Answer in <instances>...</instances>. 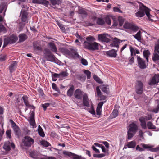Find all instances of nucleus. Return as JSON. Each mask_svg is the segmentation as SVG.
I'll return each mask as SVG.
<instances>
[{
    "instance_id": "1",
    "label": "nucleus",
    "mask_w": 159,
    "mask_h": 159,
    "mask_svg": "<svg viewBox=\"0 0 159 159\" xmlns=\"http://www.w3.org/2000/svg\"><path fill=\"white\" fill-rule=\"evenodd\" d=\"M86 41H84L83 43L84 48L93 51L99 49V44L95 42L96 39L94 37L89 36L86 37Z\"/></svg>"
},
{
    "instance_id": "2",
    "label": "nucleus",
    "mask_w": 159,
    "mask_h": 159,
    "mask_svg": "<svg viewBox=\"0 0 159 159\" xmlns=\"http://www.w3.org/2000/svg\"><path fill=\"white\" fill-rule=\"evenodd\" d=\"M139 11L135 13L136 16L138 17H141L144 16L145 14L148 19L152 20L151 17L152 16L150 14V10L141 3H139Z\"/></svg>"
},
{
    "instance_id": "3",
    "label": "nucleus",
    "mask_w": 159,
    "mask_h": 159,
    "mask_svg": "<svg viewBox=\"0 0 159 159\" xmlns=\"http://www.w3.org/2000/svg\"><path fill=\"white\" fill-rule=\"evenodd\" d=\"M138 130V126L136 123L132 122L128 126L127 131L128 139L132 138Z\"/></svg>"
},
{
    "instance_id": "4",
    "label": "nucleus",
    "mask_w": 159,
    "mask_h": 159,
    "mask_svg": "<svg viewBox=\"0 0 159 159\" xmlns=\"http://www.w3.org/2000/svg\"><path fill=\"white\" fill-rule=\"evenodd\" d=\"M17 40L18 38L17 36L14 34H12L9 37L5 38L4 39L3 47H5L9 44H12L15 43Z\"/></svg>"
},
{
    "instance_id": "5",
    "label": "nucleus",
    "mask_w": 159,
    "mask_h": 159,
    "mask_svg": "<svg viewBox=\"0 0 159 159\" xmlns=\"http://www.w3.org/2000/svg\"><path fill=\"white\" fill-rule=\"evenodd\" d=\"M159 40L157 41L155 43L154 50L152 56V59L155 62L159 60Z\"/></svg>"
},
{
    "instance_id": "6",
    "label": "nucleus",
    "mask_w": 159,
    "mask_h": 159,
    "mask_svg": "<svg viewBox=\"0 0 159 159\" xmlns=\"http://www.w3.org/2000/svg\"><path fill=\"white\" fill-rule=\"evenodd\" d=\"M92 19L93 20H97V24L100 25H103L105 23L108 25H110L111 24V20L108 17H106L105 20H104L102 18H97L96 17H94L92 18Z\"/></svg>"
},
{
    "instance_id": "7",
    "label": "nucleus",
    "mask_w": 159,
    "mask_h": 159,
    "mask_svg": "<svg viewBox=\"0 0 159 159\" xmlns=\"http://www.w3.org/2000/svg\"><path fill=\"white\" fill-rule=\"evenodd\" d=\"M34 141L33 139L28 136H25L22 140V143L24 146L28 147H31Z\"/></svg>"
},
{
    "instance_id": "8",
    "label": "nucleus",
    "mask_w": 159,
    "mask_h": 159,
    "mask_svg": "<svg viewBox=\"0 0 159 159\" xmlns=\"http://www.w3.org/2000/svg\"><path fill=\"white\" fill-rule=\"evenodd\" d=\"M136 92L138 94H141L143 91V83L140 81L136 83L135 86Z\"/></svg>"
},
{
    "instance_id": "9",
    "label": "nucleus",
    "mask_w": 159,
    "mask_h": 159,
    "mask_svg": "<svg viewBox=\"0 0 159 159\" xmlns=\"http://www.w3.org/2000/svg\"><path fill=\"white\" fill-rule=\"evenodd\" d=\"M110 36L107 34H99L98 36V39L99 41L107 43L110 41Z\"/></svg>"
},
{
    "instance_id": "10",
    "label": "nucleus",
    "mask_w": 159,
    "mask_h": 159,
    "mask_svg": "<svg viewBox=\"0 0 159 159\" xmlns=\"http://www.w3.org/2000/svg\"><path fill=\"white\" fill-rule=\"evenodd\" d=\"M63 154L65 156H68L72 157L73 159H84L81 156H78L74 153H72L71 152L64 151L63 152Z\"/></svg>"
},
{
    "instance_id": "11",
    "label": "nucleus",
    "mask_w": 159,
    "mask_h": 159,
    "mask_svg": "<svg viewBox=\"0 0 159 159\" xmlns=\"http://www.w3.org/2000/svg\"><path fill=\"white\" fill-rule=\"evenodd\" d=\"M45 54V57L47 60L52 62H53L55 61V57L54 55L49 50H46Z\"/></svg>"
},
{
    "instance_id": "12",
    "label": "nucleus",
    "mask_w": 159,
    "mask_h": 159,
    "mask_svg": "<svg viewBox=\"0 0 159 159\" xmlns=\"http://www.w3.org/2000/svg\"><path fill=\"white\" fill-rule=\"evenodd\" d=\"M138 65L141 69H144L147 67V65L145 61L139 57H137Z\"/></svg>"
},
{
    "instance_id": "13",
    "label": "nucleus",
    "mask_w": 159,
    "mask_h": 159,
    "mask_svg": "<svg viewBox=\"0 0 159 159\" xmlns=\"http://www.w3.org/2000/svg\"><path fill=\"white\" fill-rule=\"evenodd\" d=\"M84 95H86V94L80 89H76L74 93L75 97L78 99H81L82 97L83 98V96Z\"/></svg>"
},
{
    "instance_id": "14",
    "label": "nucleus",
    "mask_w": 159,
    "mask_h": 159,
    "mask_svg": "<svg viewBox=\"0 0 159 159\" xmlns=\"http://www.w3.org/2000/svg\"><path fill=\"white\" fill-rule=\"evenodd\" d=\"M10 147L14 149L15 146L14 144L9 141L6 142L3 146V148L6 151H9Z\"/></svg>"
},
{
    "instance_id": "15",
    "label": "nucleus",
    "mask_w": 159,
    "mask_h": 159,
    "mask_svg": "<svg viewBox=\"0 0 159 159\" xmlns=\"http://www.w3.org/2000/svg\"><path fill=\"white\" fill-rule=\"evenodd\" d=\"M140 145L145 149H149V150L152 152L158 151L159 150V147L152 148V147L149 144H141Z\"/></svg>"
},
{
    "instance_id": "16",
    "label": "nucleus",
    "mask_w": 159,
    "mask_h": 159,
    "mask_svg": "<svg viewBox=\"0 0 159 159\" xmlns=\"http://www.w3.org/2000/svg\"><path fill=\"white\" fill-rule=\"evenodd\" d=\"M159 82V74L155 75L150 80L149 84L153 85Z\"/></svg>"
},
{
    "instance_id": "17",
    "label": "nucleus",
    "mask_w": 159,
    "mask_h": 159,
    "mask_svg": "<svg viewBox=\"0 0 159 159\" xmlns=\"http://www.w3.org/2000/svg\"><path fill=\"white\" fill-rule=\"evenodd\" d=\"M67 55L69 58L78 57L79 56L77 52L74 50L67 52Z\"/></svg>"
},
{
    "instance_id": "18",
    "label": "nucleus",
    "mask_w": 159,
    "mask_h": 159,
    "mask_svg": "<svg viewBox=\"0 0 159 159\" xmlns=\"http://www.w3.org/2000/svg\"><path fill=\"white\" fill-rule=\"evenodd\" d=\"M34 114L33 112L31 113L30 114L29 119H28L30 124L33 126V128L36 127L35 121L34 118Z\"/></svg>"
},
{
    "instance_id": "19",
    "label": "nucleus",
    "mask_w": 159,
    "mask_h": 159,
    "mask_svg": "<svg viewBox=\"0 0 159 159\" xmlns=\"http://www.w3.org/2000/svg\"><path fill=\"white\" fill-rule=\"evenodd\" d=\"M104 54L108 57H116L117 55L116 51L114 49H112L105 52Z\"/></svg>"
},
{
    "instance_id": "20",
    "label": "nucleus",
    "mask_w": 159,
    "mask_h": 159,
    "mask_svg": "<svg viewBox=\"0 0 159 159\" xmlns=\"http://www.w3.org/2000/svg\"><path fill=\"white\" fill-rule=\"evenodd\" d=\"M30 155L34 159H41L42 158L38 153L34 151H31L30 152Z\"/></svg>"
},
{
    "instance_id": "21",
    "label": "nucleus",
    "mask_w": 159,
    "mask_h": 159,
    "mask_svg": "<svg viewBox=\"0 0 159 159\" xmlns=\"http://www.w3.org/2000/svg\"><path fill=\"white\" fill-rule=\"evenodd\" d=\"M27 13L24 10H22L21 12L20 16H21V20L23 22H26L27 20Z\"/></svg>"
},
{
    "instance_id": "22",
    "label": "nucleus",
    "mask_w": 159,
    "mask_h": 159,
    "mask_svg": "<svg viewBox=\"0 0 159 159\" xmlns=\"http://www.w3.org/2000/svg\"><path fill=\"white\" fill-rule=\"evenodd\" d=\"M17 63L15 61H12L9 66L10 73H12L16 67Z\"/></svg>"
},
{
    "instance_id": "23",
    "label": "nucleus",
    "mask_w": 159,
    "mask_h": 159,
    "mask_svg": "<svg viewBox=\"0 0 159 159\" xmlns=\"http://www.w3.org/2000/svg\"><path fill=\"white\" fill-rule=\"evenodd\" d=\"M121 42L120 40L117 38H114L110 44L111 47H118L119 44Z\"/></svg>"
},
{
    "instance_id": "24",
    "label": "nucleus",
    "mask_w": 159,
    "mask_h": 159,
    "mask_svg": "<svg viewBox=\"0 0 159 159\" xmlns=\"http://www.w3.org/2000/svg\"><path fill=\"white\" fill-rule=\"evenodd\" d=\"M103 104V102H100L98 104L96 110L97 115H100L101 114L102 112V108Z\"/></svg>"
},
{
    "instance_id": "25",
    "label": "nucleus",
    "mask_w": 159,
    "mask_h": 159,
    "mask_svg": "<svg viewBox=\"0 0 159 159\" xmlns=\"http://www.w3.org/2000/svg\"><path fill=\"white\" fill-rule=\"evenodd\" d=\"M130 51L131 55V56L133 55L135 56L136 54L139 53V52L138 49L135 48H134L132 46H130Z\"/></svg>"
},
{
    "instance_id": "26",
    "label": "nucleus",
    "mask_w": 159,
    "mask_h": 159,
    "mask_svg": "<svg viewBox=\"0 0 159 159\" xmlns=\"http://www.w3.org/2000/svg\"><path fill=\"white\" fill-rule=\"evenodd\" d=\"M49 48L52 51L56 53L57 49L54 43L52 42H50L48 43Z\"/></svg>"
},
{
    "instance_id": "27",
    "label": "nucleus",
    "mask_w": 159,
    "mask_h": 159,
    "mask_svg": "<svg viewBox=\"0 0 159 159\" xmlns=\"http://www.w3.org/2000/svg\"><path fill=\"white\" fill-rule=\"evenodd\" d=\"M78 13L81 14L83 17H86L87 15V12L86 10L83 8H80L79 9Z\"/></svg>"
},
{
    "instance_id": "28",
    "label": "nucleus",
    "mask_w": 159,
    "mask_h": 159,
    "mask_svg": "<svg viewBox=\"0 0 159 159\" xmlns=\"http://www.w3.org/2000/svg\"><path fill=\"white\" fill-rule=\"evenodd\" d=\"M22 99L24 103L25 104V106L27 107H32L31 105L28 102V97L26 96H23L22 97Z\"/></svg>"
},
{
    "instance_id": "29",
    "label": "nucleus",
    "mask_w": 159,
    "mask_h": 159,
    "mask_svg": "<svg viewBox=\"0 0 159 159\" xmlns=\"http://www.w3.org/2000/svg\"><path fill=\"white\" fill-rule=\"evenodd\" d=\"M99 87L102 91L107 93H108L109 89L108 85H102Z\"/></svg>"
},
{
    "instance_id": "30",
    "label": "nucleus",
    "mask_w": 159,
    "mask_h": 159,
    "mask_svg": "<svg viewBox=\"0 0 159 159\" xmlns=\"http://www.w3.org/2000/svg\"><path fill=\"white\" fill-rule=\"evenodd\" d=\"M83 102L84 106L87 107H89L90 106L88 101V96L86 94V95H84L83 96Z\"/></svg>"
},
{
    "instance_id": "31",
    "label": "nucleus",
    "mask_w": 159,
    "mask_h": 159,
    "mask_svg": "<svg viewBox=\"0 0 159 159\" xmlns=\"http://www.w3.org/2000/svg\"><path fill=\"white\" fill-rule=\"evenodd\" d=\"M134 37L139 42H141L142 40L141 31H139L135 35H133Z\"/></svg>"
},
{
    "instance_id": "32",
    "label": "nucleus",
    "mask_w": 159,
    "mask_h": 159,
    "mask_svg": "<svg viewBox=\"0 0 159 159\" xmlns=\"http://www.w3.org/2000/svg\"><path fill=\"white\" fill-rule=\"evenodd\" d=\"M19 37V41L20 42H23L27 38V36L25 34H20Z\"/></svg>"
},
{
    "instance_id": "33",
    "label": "nucleus",
    "mask_w": 159,
    "mask_h": 159,
    "mask_svg": "<svg viewBox=\"0 0 159 159\" xmlns=\"http://www.w3.org/2000/svg\"><path fill=\"white\" fill-rule=\"evenodd\" d=\"M136 144V142L133 141L128 143L127 146L129 148H133L135 147Z\"/></svg>"
},
{
    "instance_id": "34",
    "label": "nucleus",
    "mask_w": 159,
    "mask_h": 159,
    "mask_svg": "<svg viewBox=\"0 0 159 159\" xmlns=\"http://www.w3.org/2000/svg\"><path fill=\"white\" fill-rule=\"evenodd\" d=\"M74 88L73 86L71 87L67 92V95L68 96L70 97L73 94Z\"/></svg>"
},
{
    "instance_id": "35",
    "label": "nucleus",
    "mask_w": 159,
    "mask_h": 159,
    "mask_svg": "<svg viewBox=\"0 0 159 159\" xmlns=\"http://www.w3.org/2000/svg\"><path fill=\"white\" fill-rule=\"evenodd\" d=\"M38 131L39 134L42 137H44L45 136V134L44 132L40 125H39L38 127Z\"/></svg>"
},
{
    "instance_id": "36",
    "label": "nucleus",
    "mask_w": 159,
    "mask_h": 159,
    "mask_svg": "<svg viewBox=\"0 0 159 159\" xmlns=\"http://www.w3.org/2000/svg\"><path fill=\"white\" fill-rule=\"evenodd\" d=\"M150 54V52L148 50H145L143 52V56L146 59L147 62L148 61V57Z\"/></svg>"
},
{
    "instance_id": "37",
    "label": "nucleus",
    "mask_w": 159,
    "mask_h": 159,
    "mask_svg": "<svg viewBox=\"0 0 159 159\" xmlns=\"http://www.w3.org/2000/svg\"><path fill=\"white\" fill-rule=\"evenodd\" d=\"M147 126L149 129H155L156 127L150 121L148 122L147 123Z\"/></svg>"
},
{
    "instance_id": "38",
    "label": "nucleus",
    "mask_w": 159,
    "mask_h": 159,
    "mask_svg": "<svg viewBox=\"0 0 159 159\" xmlns=\"http://www.w3.org/2000/svg\"><path fill=\"white\" fill-rule=\"evenodd\" d=\"M118 111L117 110H114L112 113L111 115V118L116 117L118 116Z\"/></svg>"
},
{
    "instance_id": "39",
    "label": "nucleus",
    "mask_w": 159,
    "mask_h": 159,
    "mask_svg": "<svg viewBox=\"0 0 159 159\" xmlns=\"http://www.w3.org/2000/svg\"><path fill=\"white\" fill-rule=\"evenodd\" d=\"M33 46L35 49H36L37 50H42L41 46L37 43H34Z\"/></svg>"
},
{
    "instance_id": "40",
    "label": "nucleus",
    "mask_w": 159,
    "mask_h": 159,
    "mask_svg": "<svg viewBox=\"0 0 159 159\" xmlns=\"http://www.w3.org/2000/svg\"><path fill=\"white\" fill-rule=\"evenodd\" d=\"M78 78L81 81H84L86 79V77L84 75H78Z\"/></svg>"
},
{
    "instance_id": "41",
    "label": "nucleus",
    "mask_w": 159,
    "mask_h": 159,
    "mask_svg": "<svg viewBox=\"0 0 159 159\" xmlns=\"http://www.w3.org/2000/svg\"><path fill=\"white\" fill-rule=\"evenodd\" d=\"M41 144L45 147H47L50 145L49 143L47 141L43 140L41 142Z\"/></svg>"
},
{
    "instance_id": "42",
    "label": "nucleus",
    "mask_w": 159,
    "mask_h": 159,
    "mask_svg": "<svg viewBox=\"0 0 159 159\" xmlns=\"http://www.w3.org/2000/svg\"><path fill=\"white\" fill-rule=\"evenodd\" d=\"M131 26H132V24L128 22L125 23L124 25V28L127 29H131Z\"/></svg>"
},
{
    "instance_id": "43",
    "label": "nucleus",
    "mask_w": 159,
    "mask_h": 159,
    "mask_svg": "<svg viewBox=\"0 0 159 159\" xmlns=\"http://www.w3.org/2000/svg\"><path fill=\"white\" fill-rule=\"evenodd\" d=\"M14 132L17 135H19L20 134V129L17 126H14L13 128Z\"/></svg>"
},
{
    "instance_id": "44",
    "label": "nucleus",
    "mask_w": 159,
    "mask_h": 159,
    "mask_svg": "<svg viewBox=\"0 0 159 159\" xmlns=\"http://www.w3.org/2000/svg\"><path fill=\"white\" fill-rule=\"evenodd\" d=\"M46 1L45 0H33V2L34 3L42 4L45 3Z\"/></svg>"
},
{
    "instance_id": "45",
    "label": "nucleus",
    "mask_w": 159,
    "mask_h": 159,
    "mask_svg": "<svg viewBox=\"0 0 159 159\" xmlns=\"http://www.w3.org/2000/svg\"><path fill=\"white\" fill-rule=\"evenodd\" d=\"M3 10H4V15H5V12L6 10V8L5 6L3 5H1L0 6V13H1Z\"/></svg>"
},
{
    "instance_id": "46",
    "label": "nucleus",
    "mask_w": 159,
    "mask_h": 159,
    "mask_svg": "<svg viewBox=\"0 0 159 159\" xmlns=\"http://www.w3.org/2000/svg\"><path fill=\"white\" fill-rule=\"evenodd\" d=\"M105 155L104 154H94L93 156L94 157L101 158L105 156Z\"/></svg>"
},
{
    "instance_id": "47",
    "label": "nucleus",
    "mask_w": 159,
    "mask_h": 159,
    "mask_svg": "<svg viewBox=\"0 0 159 159\" xmlns=\"http://www.w3.org/2000/svg\"><path fill=\"white\" fill-rule=\"evenodd\" d=\"M118 20L120 26H122L124 21L123 18L122 17H120L118 18Z\"/></svg>"
},
{
    "instance_id": "48",
    "label": "nucleus",
    "mask_w": 159,
    "mask_h": 159,
    "mask_svg": "<svg viewBox=\"0 0 159 159\" xmlns=\"http://www.w3.org/2000/svg\"><path fill=\"white\" fill-rule=\"evenodd\" d=\"M84 72L87 75V78L88 79H89L91 77V72L88 70H85Z\"/></svg>"
},
{
    "instance_id": "49",
    "label": "nucleus",
    "mask_w": 159,
    "mask_h": 159,
    "mask_svg": "<svg viewBox=\"0 0 159 159\" xmlns=\"http://www.w3.org/2000/svg\"><path fill=\"white\" fill-rule=\"evenodd\" d=\"M144 134V132H143V131L142 130L140 129L139 130V137H140V138H141V139H144V136H143Z\"/></svg>"
},
{
    "instance_id": "50",
    "label": "nucleus",
    "mask_w": 159,
    "mask_h": 159,
    "mask_svg": "<svg viewBox=\"0 0 159 159\" xmlns=\"http://www.w3.org/2000/svg\"><path fill=\"white\" fill-rule=\"evenodd\" d=\"M100 87L97 86L96 87V90L97 91V94L98 97L102 95V93L100 89Z\"/></svg>"
},
{
    "instance_id": "51",
    "label": "nucleus",
    "mask_w": 159,
    "mask_h": 159,
    "mask_svg": "<svg viewBox=\"0 0 159 159\" xmlns=\"http://www.w3.org/2000/svg\"><path fill=\"white\" fill-rule=\"evenodd\" d=\"M7 58L6 55H2L0 56V61H5Z\"/></svg>"
},
{
    "instance_id": "52",
    "label": "nucleus",
    "mask_w": 159,
    "mask_h": 159,
    "mask_svg": "<svg viewBox=\"0 0 159 159\" xmlns=\"http://www.w3.org/2000/svg\"><path fill=\"white\" fill-rule=\"evenodd\" d=\"M0 32H3L4 33L6 32V29L3 25L0 24Z\"/></svg>"
},
{
    "instance_id": "53",
    "label": "nucleus",
    "mask_w": 159,
    "mask_h": 159,
    "mask_svg": "<svg viewBox=\"0 0 159 159\" xmlns=\"http://www.w3.org/2000/svg\"><path fill=\"white\" fill-rule=\"evenodd\" d=\"M93 78L97 82L100 83H101V81L100 79L96 75H94Z\"/></svg>"
},
{
    "instance_id": "54",
    "label": "nucleus",
    "mask_w": 159,
    "mask_h": 159,
    "mask_svg": "<svg viewBox=\"0 0 159 159\" xmlns=\"http://www.w3.org/2000/svg\"><path fill=\"white\" fill-rule=\"evenodd\" d=\"M140 125L142 128L143 129H147V126L146 122H140Z\"/></svg>"
},
{
    "instance_id": "55",
    "label": "nucleus",
    "mask_w": 159,
    "mask_h": 159,
    "mask_svg": "<svg viewBox=\"0 0 159 159\" xmlns=\"http://www.w3.org/2000/svg\"><path fill=\"white\" fill-rule=\"evenodd\" d=\"M60 77H65L68 75V74L66 72H62L59 74Z\"/></svg>"
},
{
    "instance_id": "56",
    "label": "nucleus",
    "mask_w": 159,
    "mask_h": 159,
    "mask_svg": "<svg viewBox=\"0 0 159 159\" xmlns=\"http://www.w3.org/2000/svg\"><path fill=\"white\" fill-rule=\"evenodd\" d=\"M131 29L134 31H136L139 29V28L138 26L132 24Z\"/></svg>"
},
{
    "instance_id": "57",
    "label": "nucleus",
    "mask_w": 159,
    "mask_h": 159,
    "mask_svg": "<svg viewBox=\"0 0 159 159\" xmlns=\"http://www.w3.org/2000/svg\"><path fill=\"white\" fill-rule=\"evenodd\" d=\"M38 92L39 93V96L40 97H42L44 95V93L43 90L41 89H38Z\"/></svg>"
},
{
    "instance_id": "58",
    "label": "nucleus",
    "mask_w": 159,
    "mask_h": 159,
    "mask_svg": "<svg viewBox=\"0 0 159 159\" xmlns=\"http://www.w3.org/2000/svg\"><path fill=\"white\" fill-rule=\"evenodd\" d=\"M113 10L115 12H118L120 13L122 12V11L118 7H114L113 8Z\"/></svg>"
},
{
    "instance_id": "59",
    "label": "nucleus",
    "mask_w": 159,
    "mask_h": 159,
    "mask_svg": "<svg viewBox=\"0 0 159 159\" xmlns=\"http://www.w3.org/2000/svg\"><path fill=\"white\" fill-rule=\"evenodd\" d=\"M41 159H57L56 158L52 156H46L45 157H42Z\"/></svg>"
},
{
    "instance_id": "60",
    "label": "nucleus",
    "mask_w": 159,
    "mask_h": 159,
    "mask_svg": "<svg viewBox=\"0 0 159 159\" xmlns=\"http://www.w3.org/2000/svg\"><path fill=\"white\" fill-rule=\"evenodd\" d=\"M6 134L7 135V137L9 138H11V130H7L6 132Z\"/></svg>"
},
{
    "instance_id": "61",
    "label": "nucleus",
    "mask_w": 159,
    "mask_h": 159,
    "mask_svg": "<svg viewBox=\"0 0 159 159\" xmlns=\"http://www.w3.org/2000/svg\"><path fill=\"white\" fill-rule=\"evenodd\" d=\"M100 143L103 144L106 147V148L108 149L109 147V144L108 143L107 141H102L100 142Z\"/></svg>"
},
{
    "instance_id": "62",
    "label": "nucleus",
    "mask_w": 159,
    "mask_h": 159,
    "mask_svg": "<svg viewBox=\"0 0 159 159\" xmlns=\"http://www.w3.org/2000/svg\"><path fill=\"white\" fill-rule=\"evenodd\" d=\"M92 149L95 151V152L97 153H99L100 151L99 150L97 149L95 146L94 145H92Z\"/></svg>"
},
{
    "instance_id": "63",
    "label": "nucleus",
    "mask_w": 159,
    "mask_h": 159,
    "mask_svg": "<svg viewBox=\"0 0 159 159\" xmlns=\"http://www.w3.org/2000/svg\"><path fill=\"white\" fill-rule=\"evenodd\" d=\"M81 63L84 65H88V62L87 60L84 59H81Z\"/></svg>"
},
{
    "instance_id": "64",
    "label": "nucleus",
    "mask_w": 159,
    "mask_h": 159,
    "mask_svg": "<svg viewBox=\"0 0 159 159\" xmlns=\"http://www.w3.org/2000/svg\"><path fill=\"white\" fill-rule=\"evenodd\" d=\"M159 111V105H158L154 109L153 111L155 113H157Z\"/></svg>"
}]
</instances>
